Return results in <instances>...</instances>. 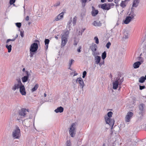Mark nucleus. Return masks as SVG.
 Returning <instances> with one entry per match:
<instances>
[{"instance_id": "15", "label": "nucleus", "mask_w": 146, "mask_h": 146, "mask_svg": "<svg viewBox=\"0 0 146 146\" xmlns=\"http://www.w3.org/2000/svg\"><path fill=\"white\" fill-rule=\"evenodd\" d=\"M119 85L118 80H116L113 83V89L116 90L117 89L118 85Z\"/></svg>"}, {"instance_id": "4", "label": "nucleus", "mask_w": 146, "mask_h": 146, "mask_svg": "<svg viewBox=\"0 0 146 146\" xmlns=\"http://www.w3.org/2000/svg\"><path fill=\"white\" fill-rule=\"evenodd\" d=\"M12 137L14 139H18L21 136L20 130L18 127H17L12 132Z\"/></svg>"}, {"instance_id": "14", "label": "nucleus", "mask_w": 146, "mask_h": 146, "mask_svg": "<svg viewBox=\"0 0 146 146\" xmlns=\"http://www.w3.org/2000/svg\"><path fill=\"white\" fill-rule=\"evenodd\" d=\"M90 48L92 52L94 53V55L95 54V51H96L97 48V45L95 44H92L90 46Z\"/></svg>"}, {"instance_id": "57", "label": "nucleus", "mask_w": 146, "mask_h": 146, "mask_svg": "<svg viewBox=\"0 0 146 146\" xmlns=\"http://www.w3.org/2000/svg\"><path fill=\"white\" fill-rule=\"evenodd\" d=\"M143 99L145 101V102H146V96L143 97Z\"/></svg>"}, {"instance_id": "28", "label": "nucleus", "mask_w": 146, "mask_h": 146, "mask_svg": "<svg viewBox=\"0 0 146 146\" xmlns=\"http://www.w3.org/2000/svg\"><path fill=\"white\" fill-rule=\"evenodd\" d=\"M135 14L133 11H131L129 15V16H128L130 17L132 19H133L134 17L135 16Z\"/></svg>"}, {"instance_id": "38", "label": "nucleus", "mask_w": 146, "mask_h": 146, "mask_svg": "<svg viewBox=\"0 0 146 146\" xmlns=\"http://www.w3.org/2000/svg\"><path fill=\"white\" fill-rule=\"evenodd\" d=\"M15 25L18 28H20L21 25V23H16Z\"/></svg>"}, {"instance_id": "16", "label": "nucleus", "mask_w": 146, "mask_h": 146, "mask_svg": "<svg viewBox=\"0 0 146 146\" xmlns=\"http://www.w3.org/2000/svg\"><path fill=\"white\" fill-rule=\"evenodd\" d=\"M92 11L91 12V14L92 16H96L98 13V11L97 10H95V8L93 6L92 7Z\"/></svg>"}, {"instance_id": "37", "label": "nucleus", "mask_w": 146, "mask_h": 146, "mask_svg": "<svg viewBox=\"0 0 146 146\" xmlns=\"http://www.w3.org/2000/svg\"><path fill=\"white\" fill-rule=\"evenodd\" d=\"M50 40L48 39H45L44 40V42L45 45L48 44Z\"/></svg>"}, {"instance_id": "62", "label": "nucleus", "mask_w": 146, "mask_h": 146, "mask_svg": "<svg viewBox=\"0 0 146 146\" xmlns=\"http://www.w3.org/2000/svg\"><path fill=\"white\" fill-rule=\"evenodd\" d=\"M18 35L17 34L15 36V39H16L17 38V37H18Z\"/></svg>"}, {"instance_id": "43", "label": "nucleus", "mask_w": 146, "mask_h": 146, "mask_svg": "<svg viewBox=\"0 0 146 146\" xmlns=\"http://www.w3.org/2000/svg\"><path fill=\"white\" fill-rule=\"evenodd\" d=\"M145 88V86L144 85L141 86L139 85V89L140 90H142Z\"/></svg>"}, {"instance_id": "40", "label": "nucleus", "mask_w": 146, "mask_h": 146, "mask_svg": "<svg viewBox=\"0 0 146 146\" xmlns=\"http://www.w3.org/2000/svg\"><path fill=\"white\" fill-rule=\"evenodd\" d=\"M111 45V43L110 42H108L106 44V46L107 48H109Z\"/></svg>"}, {"instance_id": "33", "label": "nucleus", "mask_w": 146, "mask_h": 146, "mask_svg": "<svg viewBox=\"0 0 146 146\" xmlns=\"http://www.w3.org/2000/svg\"><path fill=\"white\" fill-rule=\"evenodd\" d=\"M128 35L127 33H126L124 34V36L123 37V39H126L128 38Z\"/></svg>"}, {"instance_id": "50", "label": "nucleus", "mask_w": 146, "mask_h": 146, "mask_svg": "<svg viewBox=\"0 0 146 146\" xmlns=\"http://www.w3.org/2000/svg\"><path fill=\"white\" fill-rule=\"evenodd\" d=\"M81 48V47L80 46L79 48L77 49V51L78 52H81L80 49Z\"/></svg>"}, {"instance_id": "54", "label": "nucleus", "mask_w": 146, "mask_h": 146, "mask_svg": "<svg viewBox=\"0 0 146 146\" xmlns=\"http://www.w3.org/2000/svg\"><path fill=\"white\" fill-rule=\"evenodd\" d=\"M29 16H27L26 18H25V20H26V21H28L29 20Z\"/></svg>"}, {"instance_id": "41", "label": "nucleus", "mask_w": 146, "mask_h": 146, "mask_svg": "<svg viewBox=\"0 0 146 146\" xmlns=\"http://www.w3.org/2000/svg\"><path fill=\"white\" fill-rule=\"evenodd\" d=\"M16 0H10L9 3L10 5H12L15 2Z\"/></svg>"}, {"instance_id": "1", "label": "nucleus", "mask_w": 146, "mask_h": 146, "mask_svg": "<svg viewBox=\"0 0 146 146\" xmlns=\"http://www.w3.org/2000/svg\"><path fill=\"white\" fill-rule=\"evenodd\" d=\"M112 112L110 111L107 113L108 116H106L105 117V121L106 124H109L111 127V129H112L115 123L114 119L110 118L112 117Z\"/></svg>"}, {"instance_id": "52", "label": "nucleus", "mask_w": 146, "mask_h": 146, "mask_svg": "<svg viewBox=\"0 0 146 146\" xmlns=\"http://www.w3.org/2000/svg\"><path fill=\"white\" fill-rule=\"evenodd\" d=\"M104 60H103V62H102L100 63H99V65H100V66H101L104 64Z\"/></svg>"}, {"instance_id": "25", "label": "nucleus", "mask_w": 146, "mask_h": 146, "mask_svg": "<svg viewBox=\"0 0 146 146\" xmlns=\"http://www.w3.org/2000/svg\"><path fill=\"white\" fill-rule=\"evenodd\" d=\"M141 54L137 58V60L139 61L138 62H139L141 64H142L144 61L143 58L141 56Z\"/></svg>"}, {"instance_id": "49", "label": "nucleus", "mask_w": 146, "mask_h": 146, "mask_svg": "<svg viewBox=\"0 0 146 146\" xmlns=\"http://www.w3.org/2000/svg\"><path fill=\"white\" fill-rule=\"evenodd\" d=\"M20 35L22 37H23L24 36V32L21 31L20 32Z\"/></svg>"}, {"instance_id": "55", "label": "nucleus", "mask_w": 146, "mask_h": 146, "mask_svg": "<svg viewBox=\"0 0 146 146\" xmlns=\"http://www.w3.org/2000/svg\"><path fill=\"white\" fill-rule=\"evenodd\" d=\"M86 30V28H84L83 29H82L81 30V33H82V34L84 32V31Z\"/></svg>"}, {"instance_id": "6", "label": "nucleus", "mask_w": 146, "mask_h": 146, "mask_svg": "<svg viewBox=\"0 0 146 146\" xmlns=\"http://www.w3.org/2000/svg\"><path fill=\"white\" fill-rule=\"evenodd\" d=\"M28 109L27 110L25 108H22L21 110H19V115L21 116V117H24L26 116L27 114V113L29 112Z\"/></svg>"}, {"instance_id": "51", "label": "nucleus", "mask_w": 146, "mask_h": 146, "mask_svg": "<svg viewBox=\"0 0 146 146\" xmlns=\"http://www.w3.org/2000/svg\"><path fill=\"white\" fill-rule=\"evenodd\" d=\"M120 0H114V2L115 3H117L118 2L120 1Z\"/></svg>"}, {"instance_id": "61", "label": "nucleus", "mask_w": 146, "mask_h": 146, "mask_svg": "<svg viewBox=\"0 0 146 146\" xmlns=\"http://www.w3.org/2000/svg\"><path fill=\"white\" fill-rule=\"evenodd\" d=\"M71 66H69V67H68V69L69 70H72V69L71 68Z\"/></svg>"}, {"instance_id": "17", "label": "nucleus", "mask_w": 146, "mask_h": 146, "mask_svg": "<svg viewBox=\"0 0 146 146\" xmlns=\"http://www.w3.org/2000/svg\"><path fill=\"white\" fill-rule=\"evenodd\" d=\"M140 0H134L133 2L132 7H137L138 5Z\"/></svg>"}, {"instance_id": "56", "label": "nucleus", "mask_w": 146, "mask_h": 146, "mask_svg": "<svg viewBox=\"0 0 146 146\" xmlns=\"http://www.w3.org/2000/svg\"><path fill=\"white\" fill-rule=\"evenodd\" d=\"M45 45L46 46L45 49L46 50H47L48 47V44H46V45Z\"/></svg>"}, {"instance_id": "64", "label": "nucleus", "mask_w": 146, "mask_h": 146, "mask_svg": "<svg viewBox=\"0 0 146 146\" xmlns=\"http://www.w3.org/2000/svg\"><path fill=\"white\" fill-rule=\"evenodd\" d=\"M108 1L109 2H111L113 1V0H108Z\"/></svg>"}, {"instance_id": "5", "label": "nucleus", "mask_w": 146, "mask_h": 146, "mask_svg": "<svg viewBox=\"0 0 146 146\" xmlns=\"http://www.w3.org/2000/svg\"><path fill=\"white\" fill-rule=\"evenodd\" d=\"M23 74L24 76L21 78V80L23 82H25L28 80L29 76H31V74L29 71H26L25 72L23 73Z\"/></svg>"}, {"instance_id": "35", "label": "nucleus", "mask_w": 146, "mask_h": 146, "mask_svg": "<svg viewBox=\"0 0 146 146\" xmlns=\"http://www.w3.org/2000/svg\"><path fill=\"white\" fill-rule=\"evenodd\" d=\"M60 4V2L59 1L55 3L53 5V6L54 7H56L59 6Z\"/></svg>"}, {"instance_id": "23", "label": "nucleus", "mask_w": 146, "mask_h": 146, "mask_svg": "<svg viewBox=\"0 0 146 146\" xmlns=\"http://www.w3.org/2000/svg\"><path fill=\"white\" fill-rule=\"evenodd\" d=\"M101 60V57L99 56H96L95 57V62L96 64H99Z\"/></svg>"}, {"instance_id": "60", "label": "nucleus", "mask_w": 146, "mask_h": 146, "mask_svg": "<svg viewBox=\"0 0 146 146\" xmlns=\"http://www.w3.org/2000/svg\"><path fill=\"white\" fill-rule=\"evenodd\" d=\"M35 42H39V40H35Z\"/></svg>"}, {"instance_id": "22", "label": "nucleus", "mask_w": 146, "mask_h": 146, "mask_svg": "<svg viewBox=\"0 0 146 146\" xmlns=\"http://www.w3.org/2000/svg\"><path fill=\"white\" fill-rule=\"evenodd\" d=\"M141 64L139 62H136L133 64V66L134 68H137L139 67Z\"/></svg>"}, {"instance_id": "34", "label": "nucleus", "mask_w": 146, "mask_h": 146, "mask_svg": "<svg viewBox=\"0 0 146 146\" xmlns=\"http://www.w3.org/2000/svg\"><path fill=\"white\" fill-rule=\"evenodd\" d=\"M74 60L73 59L70 60L68 63L69 66H71L72 64V62H74Z\"/></svg>"}, {"instance_id": "31", "label": "nucleus", "mask_w": 146, "mask_h": 146, "mask_svg": "<svg viewBox=\"0 0 146 146\" xmlns=\"http://www.w3.org/2000/svg\"><path fill=\"white\" fill-rule=\"evenodd\" d=\"M125 3H126V2L125 1H122L120 5V6L123 8L124 7H125L126 6Z\"/></svg>"}, {"instance_id": "18", "label": "nucleus", "mask_w": 146, "mask_h": 146, "mask_svg": "<svg viewBox=\"0 0 146 146\" xmlns=\"http://www.w3.org/2000/svg\"><path fill=\"white\" fill-rule=\"evenodd\" d=\"M63 12L61 13L55 17V21H58L62 19L63 17Z\"/></svg>"}, {"instance_id": "11", "label": "nucleus", "mask_w": 146, "mask_h": 146, "mask_svg": "<svg viewBox=\"0 0 146 146\" xmlns=\"http://www.w3.org/2000/svg\"><path fill=\"white\" fill-rule=\"evenodd\" d=\"M133 115V113L132 112H128L125 118V121L127 122H129Z\"/></svg>"}, {"instance_id": "20", "label": "nucleus", "mask_w": 146, "mask_h": 146, "mask_svg": "<svg viewBox=\"0 0 146 146\" xmlns=\"http://www.w3.org/2000/svg\"><path fill=\"white\" fill-rule=\"evenodd\" d=\"M93 25L96 27H100L102 25V23L99 21H94L92 24Z\"/></svg>"}, {"instance_id": "26", "label": "nucleus", "mask_w": 146, "mask_h": 146, "mask_svg": "<svg viewBox=\"0 0 146 146\" xmlns=\"http://www.w3.org/2000/svg\"><path fill=\"white\" fill-rule=\"evenodd\" d=\"M145 80L144 76L141 77L139 79V82L141 83H143Z\"/></svg>"}, {"instance_id": "32", "label": "nucleus", "mask_w": 146, "mask_h": 146, "mask_svg": "<svg viewBox=\"0 0 146 146\" xmlns=\"http://www.w3.org/2000/svg\"><path fill=\"white\" fill-rule=\"evenodd\" d=\"M72 18L71 17L70 19V20H69V21L68 23V28H70V26H71L72 25Z\"/></svg>"}, {"instance_id": "59", "label": "nucleus", "mask_w": 146, "mask_h": 146, "mask_svg": "<svg viewBox=\"0 0 146 146\" xmlns=\"http://www.w3.org/2000/svg\"><path fill=\"white\" fill-rule=\"evenodd\" d=\"M102 146H106V144L105 143H103L102 145Z\"/></svg>"}, {"instance_id": "63", "label": "nucleus", "mask_w": 146, "mask_h": 146, "mask_svg": "<svg viewBox=\"0 0 146 146\" xmlns=\"http://www.w3.org/2000/svg\"><path fill=\"white\" fill-rule=\"evenodd\" d=\"M106 0H101V2L102 3H104L105 1Z\"/></svg>"}, {"instance_id": "9", "label": "nucleus", "mask_w": 146, "mask_h": 146, "mask_svg": "<svg viewBox=\"0 0 146 146\" xmlns=\"http://www.w3.org/2000/svg\"><path fill=\"white\" fill-rule=\"evenodd\" d=\"M76 83H79L80 86L82 88V91H83V87L85 86V84L83 80L81 78H78L76 80Z\"/></svg>"}, {"instance_id": "19", "label": "nucleus", "mask_w": 146, "mask_h": 146, "mask_svg": "<svg viewBox=\"0 0 146 146\" xmlns=\"http://www.w3.org/2000/svg\"><path fill=\"white\" fill-rule=\"evenodd\" d=\"M63 108L61 106H60L55 109L54 110V111L56 113H58L59 112L61 113L63 112Z\"/></svg>"}, {"instance_id": "24", "label": "nucleus", "mask_w": 146, "mask_h": 146, "mask_svg": "<svg viewBox=\"0 0 146 146\" xmlns=\"http://www.w3.org/2000/svg\"><path fill=\"white\" fill-rule=\"evenodd\" d=\"M5 47L8 49V52H10L11 51L12 46L9 43L6 45Z\"/></svg>"}, {"instance_id": "45", "label": "nucleus", "mask_w": 146, "mask_h": 146, "mask_svg": "<svg viewBox=\"0 0 146 146\" xmlns=\"http://www.w3.org/2000/svg\"><path fill=\"white\" fill-rule=\"evenodd\" d=\"M123 78H122L120 80V82H119V85H121L122 84V82H123Z\"/></svg>"}, {"instance_id": "44", "label": "nucleus", "mask_w": 146, "mask_h": 146, "mask_svg": "<svg viewBox=\"0 0 146 146\" xmlns=\"http://www.w3.org/2000/svg\"><path fill=\"white\" fill-rule=\"evenodd\" d=\"M67 146H71V142L70 141H67Z\"/></svg>"}, {"instance_id": "42", "label": "nucleus", "mask_w": 146, "mask_h": 146, "mask_svg": "<svg viewBox=\"0 0 146 146\" xmlns=\"http://www.w3.org/2000/svg\"><path fill=\"white\" fill-rule=\"evenodd\" d=\"M87 72L86 71H84L83 72L82 74V78H84L86 76Z\"/></svg>"}, {"instance_id": "36", "label": "nucleus", "mask_w": 146, "mask_h": 146, "mask_svg": "<svg viewBox=\"0 0 146 146\" xmlns=\"http://www.w3.org/2000/svg\"><path fill=\"white\" fill-rule=\"evenodd\" d=\"M15 39H16L15 38H14L12 39H9L7 40L6 42L8 43V42H10L11 41H14L15 40Z\"/></svg>"}, {"instance_id": "3", "label": "nucleus", "mask_w": 146, "mask_h": 146, "mask_svg": "<svg viewBox=\"0 0 146 146\" xmlns=\"http://www.w3.org/2000/svg\"><path fill=\"white\" fill-rule=\"evenodd\" d=\"M69 31H67L64 33L61 37L62 43L61 45L62 46H64L66 43L68 41V38L69 34Z\"/></svg>"}, {"instance_id": "10", "label": "nucleus", "mask_w": 146, "mask_h": 146, "mask_svg": "<svg viewBox=\"0 0 146 146\" xmlns=\"http://www.w3.org/2000/svg\"><path fill=\"white\" fill-rule=\"evenodd\" d=\"M17 83L15 84L12 87V90L14 91H15L16 90L19 89V87L21 85H23L21 83L20 79H19L17 81Z\"/></svg>"}, {"instance_id": "8", "label": "nucleus", "mask_w": 146, "mask_h": 146, "mask_svg": "<svg viewBox=\"0 0 146 146\" xmlns=\"http://www.w3.org/2000/svg\"><path fill=\"white\" fill-rule=\"evenodd\" d=\"M145 104H141L139 106V108L140 110L139 112V114L143 115V113L145 111Z\"/></svg>"}, {"instance_id": "48", "label": "nucleus", "mask_w": 146, "mask_h": 146, "mask_svg": "<svg viewBox=\"0 0 146 146\" xmlns=\"http://www.w3.org/2000/svg\"><path fill=\"white\" fill-rule=\"evenodd\" d=\"M30 57H31L33 56V55L34 54L33 53L34 52H31V51H30Z\"/></svg>"}, {"instance_id": "53", "label": "nucleus", "mask_w": 146, "mask_h": 146, "mask_svg": "<svg viewBox=\"0 0 146 146\" xmlns=\"http://www.w3.org/2000/svg\"><path fill=\"white\" fill-rule=\"evenodd\" d=\"M82 33H81V31H78V35H82Z\"/></svg>"}, {"instance_id": "58", "label": "nucleus", "mask_w": 146, "mask_h": 146, "mask_svg": "<svg viewBox=\"0 0 146 146\" xmlns=\"http://www.w3.org/2000/svg\"><path fill=\"white\" fill-rule=\"evenodd\" d=\"M7 43V44H8V43H9L10 44H11H11H12V42H8V43Z\"/></svg>"}, {"instance_id": "2", "label": "nucleus", "mask_w": 146, "mask_h": 146, "mask_svg": "<svg viewBox=\"0 0 146 146\" xmlns=\"http://www.w3.org/2000/svg\"><path fill=\"white\" fill-rule=\"evenodd\" d=\"M77 125V122H75L72 123L69 129V132L70 136L73 137L76 132V126Z\"/></svg>"}, {"instance_id": "46", "label": "nucleus", "mask_w": 146, "mask_h": 146, "mask_svg": "<svg viewBox=\"0 0 146 146\" xmlns=\"http://www.w3.org/2000/svg\"><path fill=\"white\" fill-rule=\"evenodd\" d=\"M78 42V41H76V40H74V45L75 46H76Z\"/></svg>"}, {"instance_id": "7", "label": "nucleus", "mask_w": 146, "mask_h": 146, "mask_svg": "<svg viewBox=\"0 0 146 146\" xmlns=\"http://www.w3.org/2000/svg\"><path fill=\"white\" fill-rule=\"evenodd\" d=\"M38 48V45L37 43L34 42L31 45L30 48V51L36 52Z\"/></svg>"}, {"instance_id": "12", "label": "nucleus", "mask_w": 146, "mask_h": 146, "mask_svg": "<svg viewBox=\"0 0 146 146\" xmlns=\"http://www.w3.org/2000/svg\"><path fill=\"white\" fill-rule=\"evenodd\" d=\"M19 88L20 92L21 94L22 95L25 96L26 95V93L25 91V88L24 85H21L19 87Z\"/></svg>"}, {"instance_id": "29", "label": "nucleus", "mask_w": 146, "mask_h": 146, "mask_svg": "<svg viewBox=\"0 0 146 146\" xmlns=\"http://www.w3.org/2000/svg\"><path fill=\"white\" fill-rule=\"evenodd\" d=\"M106 57V51H104L102 54V57L103 60H104Z\"/></svg>"}, {"instance_id": "27", "label": "nucleus", "mask_w": 146, "mask_h": 146, "mask_svg": "<svg viewBox=\"0 0 146 146\" xmlns=\"http://www.w3.org/2000/svg\"><path fill=\"white\" fill-rule=\"evenodd\" d=\"M38 87V85L37 84H36L33 88L31 89V91L32 92H34L36 91Z\"/></svg>"}, {"instance_id": "13", "label": "nucleus", "mask_w": 146, "mask_h": 146, "mask_svg": "<svg viewBox=\"0 0 146 146\" xmlns=\"http://www.w3.org/2000/svg\"><path fill=\"white\" fill-rule=\"evenodd\" d=\"M101 8L104 10H108L110 9V7L108 4L104 3L101 5Z\"/></svg>"}, {"instance_id": "21", "label": "nucleus", "mask_w": 146, "mask_h": 146, "mask_svg": "<svg viewBox=\"0 0 146 146\" xmlns=\"http://www.w3.org/2000/svg\"><path fill=\"white\" fill-rule=\"evenodd\" d=\"M131 19H132L130 17L127 16L124 20V23L125 24H127L130 22Z\"/></svg>"}, {"instance_id": "39", "label": "nucleus", "mask_w": 146, "mask_h": 146, "mask_svg": "<svg viewBox=\"0 0 146 146\" xmlns=\"http://www.w3.org/2000/svg\"><path fill=\"white\" fill-rule=\"evenodd\" d=\"M94 39L96 41V43L97 44H98L99 43V40L97 36L95 37L94 38Z\"/></svg>"}, {"instance_id": "47", "label": "nucleus", "mask_w": 146, "mask_h": 146, "mask_svg": "<svg viewBox=\"0 0 146 146\" xmlns=\"http://www.w3.org/2000/svg\"><path fill=\"white\" fill-rule=\"evenodd\" d=\"M108 5H109L110 6V9L111 7L113 6L114 5V4L113 3H108Z\"/></svg>"}, {"instance_id": "30", "label": "nucleus", "mask_w": 146, "mask_h": 146, "mask_svg": "<svg viewBox=\"0 0 146 146\" xmlns=\"http://www.w3.org/2000/svg\"><path fill=\"white\" fill-rule=\"evenodd\" d=\"M77 21V17L76 16L73 18L72 21V24L73 26L75 25Z\"/></svg>"}]
</instances>
